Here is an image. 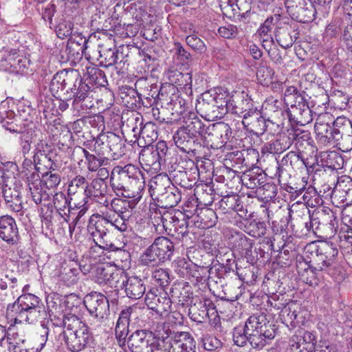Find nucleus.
I'll return each instance as SVG.
<instances>
[{"instance_id":"nucleus-20","label":"nucleus","mask_w":352,"mask_h":352,"mask_svg":"<svg viewBox=\"0 0 352 352\" xmlns=\"http://www.w3.org/2000/svg\"><path fill=\"white\" fill-rule=\"evenodd\" d=\"M288 165L294 170L300 173L308 171V168H311V165L309 164L307 159L304 157L302 152L289 151L283 157L280 164H278L276 175L280 177L283 172V166Z\"/></svg>"},{"instance_id":"nucleus-35","label":"nucleus","mask_w":352,"mask_h":352,"mask_svg":"<svg viewBox=\"0 0 352 352\" xmlns=\"http://www.w3.org/2000/svg\"><path fill=\"white\" fill-rule=\"evenodd\" d=\"M292 144V138L285 134H282L275 140L265 143L262 147V153L270 154L282 153L288 149Z\"/></svg>"},{"instance_id":"nucleus-2","label":"nucleus","mask_w":352,"mask_h":352,"mask_svg":"<svg viewBox=\"0 0 352 352\" xmlns=\"http://www.w3.org/2000/svg\"><path fill=\"white\" fill-rule=\"evenodd\" d=\"M110 185L113 192L123 197H142L145 186L144 173L138 166L128 164L115 166L110 174Z\"/></svg>"},{"instance_id":"nucleus-63","label":"nucleus","mask_w":352,"mask_h":352,"mask_svg":"<svg viewBox=\"0 0 352 352\" xmlns=\"http://www.w3.org/2000/svg\"><path fill=\"white\" fill-rule=\"evenodd\" d=\"M73 28L72 22L63 19L56 25L55 31L59 38L64 39L72 36Z\"/></svg>"},{"instance_id":"nucleus-11","label":"nucleus","mask_w":352,"mask_h":352,"mask_svg":"<svg viewBox=\"0 0 352 352\" xmlns=\"http://www.w3.org/2000/svg\"><path fill=\"white\" fill-rule=\"evenodd\" d=\"M75 78L69 85L67 93L73 98L72 105L78 111H87L92 106L91 96H90L91 87L87 84L80 74L76 72L74 73Z\"/></svg>"},{"instance_id":"nucleus-56","label":"nucleus","mask_w":352,"mask_h":352,"mask_svg":"<svg viewBox=\"0 0 352 352\" xmlns=\"http://www.w3.org/2000/svg\"><path fill=\"white\" fill-rule=\"evenodd\" d=\"M256 195L263 201L267 202L274 199L277 195V187L274 184H261L256 190Z\"/></svg>"},{"instance_id":"nucleus-52","label":"nucleus","mask_w":352,"mask_h":352,"mask_svg":"<svg viewBox=\"0 0 352 352\" xmlns=\"http://www.w3.org/2000/svg\"><path fill=\"white\" fill-rule=\"evenodd\" d=\"M230 130V126L223 122L213 124L212 131L214 133L212 135H215L217 138L219 136L221 141L215 145L212 144L211 147L217 149L224 146L228 139V133H231Z\"/></svg>"},{"instance_id":"nucleus-60","label":"nucleus","mask_w":352,"mask_h":352,"mask_svg":"<svg viewBox=\"0 0 352 352\" xmlns=\"http://www.w3.org/2000/svg\"><path fill=\"white\" fill-rule=\"evenodd\" d=\"M54 169L52 165L50 168V170L44 173L42 176L41 183L43 182L45 187L48 189L54 188L58 186L60 182V176L57 173L54 172Z\"/></svg>"},{"instance_id":"nucleus-9","label":"nucleus","mask_w":352,"mask_h":352,"mask_svg":"<svg viewBox=\"0 0 352 352\" xmlns=\"http://www.w3.org/2000/svg\"><path fill=\"white\" fill-rule=\"evenodd\" d=\"M278 116H280V119L275 122L277 128L284 124L286 118L290 122L301 126L309 124L313 120L311 111L302 97H300V100L295 104L291 105L287 110L282 109L274 110V118Z\"/></svg>"},{"instance_id":"nucleus-5","label":"nucleus","mask_w":352,"mask_h":352,"mask_svg":"<svg viewBox=\"0 0 352 352\" xmlns=\"http://www.w3.org/2000/svg\"><path fill=\"white\" fill-rule=\"evenodd\" d=\"M169 184V179L166 176L158 175L152 179L150 186L151 195L155 196L164 208L176 206L182 199L179 188L173 185L166 186Z\"/></svg>"},{"instance_id":"nucleus-55","label":"nucleus","mask_w":352,"mask_h":352,"mask_svg":"<svg viewBox=\"0 0 352 352\" xmlns=\"http://www.w3.org/2000/svg\"><path fill=\"white\" fill-rule=\"evenodd\" d=\"M332 122L331 115L328 113H321L318 115L314 125V130L318 140L326 130L329 129V126Z\"/></svg>"},{"instance_id":"nucleus-27","label":"nucleus","mask_w":352,"mask_h":352,"mask_svg":"<svg viewBox=\"0 0 352 352\" xmlns=\"http://www.w3.org/2000/svg\"><path fill=\"white\" fill-rule=\"evenodd\" d=\"M298 37V32L296 30L294 27L288 23H280L276 29V41L279 45L284 49L291 47Z\"/></svg>"},{"instance_id":"nucleus-3","label":"nucleus","mask_w":352,"mask_h":352,"mask_svg":"<svg viewBox=\"0 0 352 352\" xmlns=\"http://www.w3.org/2000/svg\"><path fill=\"white\" fill-rule=\"evenodd\" d=\"M98 220L94 224H90L87 227L88 240L95 244V246L91 247V250L96 252V248L102 250H120V248L116 247L109 240V228L113 227L120 232H124L127 230L129 219L118 216L111 211L102 212L100 214H98Z\"/></svg>"},{"instance_id":"nucleus-19","label":"nucleus","mask_w":352,"mask_h":352,"mask_svg":"<svg viewBox=\"0 0 352 352\" xmlns=\"http://www.w3.org/2000/svg\"><path fill=\"white\" fill-rule=\"evenodd\" d=\"M119 287L124 288L126 296L131 299L138 300L146 292L144 281L138 276L127 277L126 274L121 272Z\"/></svg>"},{"instance_id":"nucleus-38","label":"nucleus","mask_w":352,"mask_h":352,"mask_svg":"<svg viewBox=\"0 0 352 352\" xmlns=\"http://www.w3.org/2000/svg\"><path fill=\"white\" fill-rule=\"evenodd\" d=\"M2 189L3 195L8 206L14 212L21 210L23 208L21 197L16 186L12 187V185L8 186V184H6Z\"/></svg>"},{"instance_id":"nucleus-36","label":"nucleus","mask_w":352,"mask_h":352,"mask_svg":"<svg viewBox=\"0 0 352 352\" xmlns=\"http://www.w3.org/2000/svg\"><path fill=\"white\" fill-rule=\"evenodd\" d=\"M197 107L199 110L208 120L222 118L220 111L213 102L212 94L210 93L204 94L202 100L199 101Z\"/></svg>"},{"instance_id":"nucleus-64","label":"nucleus","mask_w":352,"mask_h":352,"mask_svg":"<svg viewBox=\"0 0 352 352\" xmlns=\"http://www.w3.org/2000/svg\"><path fill=\"white\" fill-rule=\"evenodd\" d=\"M228 98V96L226 95L225 96L223 94L215 93L214 95H212L213 102L220 111V115L222 118L228 113L229 110Z\"/></svg>"},{"instance_id":"nucleus-41","label":"nucleus","mask_w":352,"mask_h":352,"mask_svg":"<svg viewBox=\"0 0 352 352\" xmlns=\"http://www.w3.org/2000/svg\"><path fill=\"white\" fill-rule=\"evenodd\" d=\"M157 127L154 122H148L142 125L137 142L139 146H151L157 139Z\"/></svg>"},{"instance_id":"nucleus-50","label":"nucleus","mask_w":352,"mask_h":352,"mask_svg":"<svg viewBox=\"0 0 352 352\" xmlns=\"http://www.w3.org/2000/svg\"><path fill=\"white\" fill-rule=\"evenodd\" d=\"M87 41L85 37L82 36L81 34L75 35L72 34L67 43V50L69 53L73 52V54L83 55L87 48L86 44Z\"/></svg>"},{"instance_id":"nucleus-42","label":"nucleus","mask_w":352,"mask_h":352,"mask_svg":"<svg viewBox=\"0 0 352 352\" xmlns=\"http://www.w3.org/2000/svg\"><path fill=\"white\" fill-rule=\"evenodd\" d=\"M170 294L172 298H177L178 302L184 305L187 303L192 297L193 293L190 284L187 282L182 281L175 283L172 286Z\"/></svg>"},{"instance_id":"nucleus-28","label":"nucleus","mask_w":352,"mask_h":352,"mask_svg":"<svg viewBox=\"0 0 352 352\" xmlns=\"http://www.w3.org/2000/svg\"><path fill=\"white\" fill-rule=\"evenodd\" d=\"M0 107V123L6 130L12 133H23V120L12 110L6 111Z\"/></svg>"},{"instance_id":"nucleus-22","label":"nucleus","mask_w":352,"mask_h":352,"mask_svg":"<svg viewBox=\"0 0 352 352\" xmlns=\"http://www.w3.org/2000/svg\"><path fill=\"white\" fill-rule=\"evenodd\" d=\"M49 328L45 324L37 330L36 333L29 339L25 338L24 349L19 352H40L45 346L48 340Z\"/></svg>"},{"instance_id":"nucleus-54","label":"nucleus","mask_w":352,"mask_h":352,"mask_svg":"<svg viewBox=\"0 0 352 352\" xmlns=\"http://www.w3.org/2000/svg\"><path fill=\"white\" fill-rule=\"evenodd\" d=\"M220 7L223 14L228 17L235 16L245 17V14L250 12V10L245 12H241V9L236 5L232 0H219Z\"/></svg>"},{"instance_id":"nucleus-31","label":"nucleus","mask_w":352,"mask_h":352,"mask_svg":"<svg viewBox=\"0 0 352 352\" xmlns=\"http://www.w3.org/2000/svg\"><path fill=\"white\" fill-rule=\"evenodd\" d=\"M76 71L65 72L64 70L58 72L55 74L51 80L50 84V90L55 96L60 91H63L67 87L69 88L75 78L74 73Z\"/></svg>"},{"instance_id":"nucleus-24","label":"nucleus","mask_w":352,"mask_h":352,"mask_svg":"<svg viewBox=\"0 0 352 352\" xmlns=\"http://www.w3.org/2000/svg\"><path fill=\"white\" fill-rule=\"evenodd\" d=\"M129 199L114 198L109 202V210L118 216H122L125 219H129L132 216V209L140 201L141 199H135V197H126Z\"/></svg>"},{"instance_id":"nucleus-12","label":"nucleus","mask_w":352,"mask_h":352,"mask_svg":"<svg viewBox=\"0 0 352 352\" xmlns=\"http://www.w3.org/2000/svg\"><path fill=\"white\" fill-rule=\"evenodd\" d=\"M153 332L146 330H136L127 338V346L131 352H157L158 342Z\"/></svg>"},{"instance_id":"nucleus-43","label":"nucleus","mask_w":352,"mask_h":352,"mask_svg":"<svg viewBox=\"0 0 352 352\" xmlns=\"http://www.w3.org/2000/svg\"><path fill=\"white\" fill-rule=\"evenodd\" d=\"M75 152L82 153L86 160L87 169L90 172H96L101 166L106 165L108 162V158L103 155H97L91 154L85 148L78 146L74 149Z\"/></svg>"},{"instance_id":"nucleus-61","label":"nucleus","mask_w":352,"mask_h":352,"mask_svg":"<svg viewBox=\"0 0 352 352\" xmlns=\"http://www.w3.org/2000/svg\"><path fill=\"white\" fill-rule=\"evenodd\" d=\"M133 310L132 307H127L120 312L116 325L115 331L129 329L130 317Z\"/></svg>"},{"instance_id":"nucleus-47","label":"nucleus","mask_w":352,"mask_h":352,"mask_svg":"<svg viewBox=\"0 0 352 352\" xmlns=\"http://www.w3.org/2000/svg\"><path fill=\"white\" fill-rule=\"evenodd\" d=\"M89 187V184L86 179L82 175H77L69 184L68 195H75L82 193L84 195L83 200L87 199L89 198V193L87 192Z\"/></svg>"},{"instance_id":"nucleus-4","label":"nucleus","mask_w":352,"mask_h":352,"mask_svg":"<svg viewBox=\"0 0 352 352\" xmlns=\"http://www.w3.org/2000/svg\"><path fill=\"white\" fill-rule=\"evenodd\" d=\"M7 315L15 322L34 323L47 316L45 307L40 299L32 294L21 295L17 300L7 308Z\"/></svg>"},{"instance_id":"nucleus-23","label":"nucleus","mask_w":352,"mask_h":352,"mask_svg":"<svg viewBox=\"0 0 352 352\" xmlns=\"http://www.w3.org/2000/svg\"><path fill=\"white\" fill-rule=\"evenodd\" d=\"M0 238L10 244L16 243L19 239L16 221L10 215L0 217Z\"/></svg>"},{"instance_id":"nucleus-7","label":"nucleus","mask_w":352,"mask_h":352,"mask_svg":"<svg viewBox=\"0 0 352 352\" xmlns=\"http://www.w3.org/2000/svg\"><path fill=\"white\" fill-rule=\"evenodd\" d=\"M309 252L312 255L315 270L323 271L335 263L338 250L331 243L321 241L307 245L306 253Z\"/></svg>"},{"instance_id":"nucleus-10","label":"nucleus","mask_w":352,"mask_h":352,"mask_svg":"<svg viewBox=\"0 0 352 352\" xmlns=\"http://www.w3.org/2000/svg\"><path fill=\"white\" fill-rule=\"evenodd\" d=\"M144 148L139 155V161L142 166L158 173L161 166L165 164L168 146L164 141H159L155 145L142 146Z\"/></svg>"},{"instance_id":"nucleus-48","label":"nucleus","mask_w":352,"mask_h":352,"mask_svg":"<svg viewBox=\"0 0 352 352\" xmlns=\"http://www.w3.org/2000/svg\"><path fill=\"white\" fill-rule=\"evenodd\" d=\"M210 308L206 302L201 301L194 304L189 309V316L190 318L196 322H202L207 318H209L210 314Z\"/></svg>"},{"instance_id":"nucleus-49","label":"nucleus","mask_w":352,"mask_h":352,"mask_svg":"<svg viewBox=\"0 0 352 352\" xmlns=\"http://www.w3.org/2000/svg\"><path fill=\"white\" fill-rule=\"evenodd\" d=\"M264 175L262 173H258L252 170L245 172L241 177V181L245 186L250 189H257L264 182Z\"/></svg>"},{"instance_id":"nucleus-37","label":"nucleus","mask_w":352,"mask_h":352,"mask_svg":"<svg viewBox=\"0 0 352 352\" xmlns=\"http://www.w3.org/2000/svg\"><path fill=\"white\" fill-rule=\"evenodd\" d=\"M104 141L109 146V153H111L114 159H118L125 154V141L120 135L113 132H107V138Z\"/></svg>"},{"instance_id":"nucleus-16","label":"nucleus","mask_w":352,"mask_h":352,"mask_svg":"<svg viewBox=\"0 0 352 352\" xmlns=\"http://www.w3.org/2000/svg\"><path fill=\"white\" fill-rule=\"evenodd\" d=\"M285 5L289 12L302 23L312 21L318 9L311 0H286Z\"/></svg>"},{"instance_id":"nucleus-32","label":"nucleus","mask_w":352,"mask_h":352,"mask_svg":"<svg viewBox=\"0 0 352 352\" xmlns=\"http://www.w3.org/2000/svg\"><path fill=\"white\" fill-rule=\"evenodd\" d=\"M29 190L33 201L36 204H42L49 200V194L43 189L41 180L37 173H32L28 177Z\"/></svg>"},{"instance_id":"nucleus-53","label":"nucleus","mask_w":352,"mask_h":352,"mask_svg":"<svg viewBox=\"0 0 352 352\" xmlns=\"http://www.w3.org/2000/svg\"><path fill=\"white\" fill-rule=\"evenodd\" d=\"M257 118H254L252 122H250V126L252 127V130L254 129L260 132H264L267 130L268 128H272L270 125H276V121H278L280 119V116L275 117L274 113L272 116L273 120H270V118L265 120L261 113L259 116H257Z\"/></svg>"},{"instance_id":"nucleus-26","label":"nucleus","mask_w":352,"mask_h":352,"mask_svg":"<svg viewBox=\"0 0 352 352\" xmlns=\"http://www.w3.org/2000/svg\"><path fill=\"white\" fill-rule=\"evenodd\" d=\"M230 243L234 251L245 258L248 262H252L253 242L242 232H237L230 238Z\"/></svg>"},{"instance_id":"nucleus-62","label":"nucleus","mask_w":352,"mask_h":352,"mask_svg":"<svg viewBox=\"0 0 352 352\" xmlns=\"http://www.w3.org/2000/svg\"><path fill=\"white\" fill-rule=\"evenodd\" d=\"M50 316L51 317V321L53 324L56 327H63V331L69 329L67 327L69 326V324H72V320H77L78 318L76 316L74 315H63L62 317L58 316L56 315H54L53 312L50 314Z\"/></svg>"},{"instance_id":"nucleus-30","label":"nucleus","mask_w":352,"mask_h":352,"mask_svg":"<svg viewBox=\"0 0 352 352\" xmlns=\"http://www.w3.org/2000/svg\"><path fill=\"white\" fill-rule=\"evenodd\" d=\"M107 190L108 186L105 181L93 179L87 192L89 193V197H91L96 202L105 207H109Z\"/></svg>"},{"instance_id":"nucleus-1","label":"nucleus","mask_w":352,"mask_h":352,"mask_svg":"<svg viewBox=\"0 0 352 352\" xmlns=\"http://www.w3.org/2000/svg\"><path fill=\"white\" fill-rule=\"evenodd\" d=\"M277 330L266 314L256 313L248 318L243 327L234 328L233 341L239 346H244L248 342L252 348L261 350L275 338Z\"/></svg>"},{"instance_id":"nucleus-40","label":"nucleus","mask_w":352,"mask_h":352,"mask_svg":"<svg viewBox=\"0 0 352 352\" xmlns=\"http://www.w3.org/2000/svg\"><path fill=\"white\" fill-rule=\"evenodd\" d=\"M182 126L197 140L199 137L202 136L206 131V126L204 122L194 113H190L184 118V125Z\"/></svg>"},{"instance_id":"nucleus-17","label":"nucleus","mask_w":352,"mask_h":352,"mask_svg":"<svg viewBox=\"0 0 352 352\" xmlns=\"http://www.w3.org/2000/svg\"><path fill=\"white\" fill-rule=\"evenodd\" d=\"M316 336L312 332L299 329L289 340V352H315Z\"/></svg>"},{"instance_id":"nucleus-57","label":"nucleus","mask_w":352,"mask_h":352,"mask_svg":"<svg viewBox=\"0 0 352 352\" xmlns=\"http://www.w3.org/2000/svg\"><path fill=\"white\" fill-rule=\"evenodd\" d=\"M274 75V70L267 65H261L256 73L258 80L263 86H268L272 83Z\"/></svg>"},{"instance_id":"nucleus-18","label":"nucleus","mask_w":352,"mask_h":352,"mask_svg":"<svg viewBox=\"0 0 352 352\" xmlns=\"http://www.w3.org/2000/svg\"><path fill=\"white\" fill-rule=\"evenodd\" d=\"M144 301L148 309L161 316H166L171 311L172 301L167 293L159 294L156 288L150 289L146 294Z\"/></svg>"},{"instance_id":"nucleus-46","label":"nucleus","mask_w":352,"mask_h":352,"mask_svg":"<svg viewBox=\"0 0 352 352\" xmlns=\"http://www.w3.org/2000/svg\"><path fill=\"white\" fill-rule=\"evenodd\" d=\"M53 199L54 207L60 215L64 218V220L68 222L71 214H76V213L74 212V209H71V208L69 207L70 201L63 192L56 193L54 195Z\"/></svg>"},{"instance_id":"nucleus-6","label":"nucleus","mask_w":352,"mask_h":352,"mask_svg":"<svg viewBox=\"0 0 352 352\" xmlns=\"http://www.w3.org/2000/svg\"><path fill=\"white\" fill-rule=\"evenodd\" d=\"M174 251L172 241L167 237L160 236L144 251L140 257L142 265L155 266L170 260Z\"/></svg>"},{"instance_id":"nucleus-14","label":"nucleus","mask_w":352,"mask_h":352,"mask_svg":"<svg viewBox=\"0 0 352 352\" xmlns=\"http://www.w3.org/2000/svg\"><path fill=\"white\" fill-rule=\"evenodd\" d=\"M29 60L23 55L19 54L17 49L10 46H2L0 43V69L19 73L27 67Z\"/></svg>"},{"instance_id":"nucleus-51","label":"nucleus","mask_w":352,"mask_h":352,"mask_svg":"<svg viewBox=\"0 0 352 352\" xmlns=\"http://www.w3.org/2000/svg\"><path fill=\"white\" fill-rule=\"evenodd\" d=\"M191 173L186 171L175 170L173 178L175 182L184 189H191L196 184L195 177H191Z\"/></svg>"},{"instance_id":"nucleus-8","label":"nucleus","mask_w":352,"mask_h":352,"mask_svg":"<svg viewBox=\"0 0 352 352\" xmlns=\"http://www.w3.org/2000/svg\"><path fill=\"white\" fill-rule=\"evenodd\" d=\"M69 329L63 331L64 339L69 350L72 352L82 351L91 340L89 327L78 318L76 322L69 323Z\"/></svg>"},{"instance_id":"nucleus-39","label":"nucleus","mask_w":352,"mask_h":352,"mask_svg":"<svg viewBox=\"0 0 352 352\" xmlns=\"http://www.w3.org/2000/svg\"><path fill=\"white\" fill-rule=\"evenodd\" d=\"M332 127L336 136V141L338 142L344 136L351 139L352 148V122L346 117H338L333 122Z\"/></svg>"},{"instance_id":"nucleus-58","label":"nucleus","mask_w":352,"mask_h":352,"mask_svg":"<svg viewBox=\"0 0 352 352\" xmlns=\"http://www.w3.org/2000/svg\"><path fill=\"white\" fill-rule=\"evenodd\" d=\"M297 195H302L303 201L309 206H314L318 204V196L316 188L312 186L307 188H301L295 191Z\"/></svg>"},{"instance_id":"nucleus-21","label":"nucleus","mask_w":352,"mask_h":352,"mask_svg":"<svg viewBox=\"0 0 352 352\" xmlns=\"http://www.w3.org/2000/svg\"><path fill=\"white\" fill-rule=\"evenodd\" d=\"M189 219H190L189 214L177 211L173 215L169 214L166 217H163L162 223L166 229L169 228L171 230L173 228L175 231L184 236L188 233L187 228Z\"/></svg>"},{"instance_id":"nucleus-34","label":"nucleus","mask_w":352,"mask_h":352,"mask_svg":"<svg viewBox=\"0 0 352 352\" xmlns=\"http://www.w3.org/2000/svg\"><path fill=\"white\" fill-rule=\"evenodd\" d=\"M214 190L210 184H199L195 186L194 195L196 206H210L214 199Z\"/></svg>"},{"instance_id":"nucleus-25","label":"nucleus","mask_w":352,"mask_h":352,"mask_svg":"<svg viewBox=\"0 0 352 352\" xmlns=\"http://www.w3.org/2000/svg\"><path fill=\"white\" fill-rule=\"evenodd\" d=\"M121 272H118L111 267L104 265H98L95 271V281L100 284H108L111 287H119Z\"/></svg>"},{"instance_id":"nucleus-13","label":"nucleus","mask_w":352,"mask_h":352,"mask_svg":"<svg viewBox=\"0 0 352 352\" xmlns=\"http://www.w3.org/2000/svg\"><path fill=\"white\" fill-rule=\"evenodd\" d=\"M158 347L161 352H196V342L190 333L182 331L173 338L161 340Z\"/></svg>"},{"instance_id":"nucleus-59","label":"nucleus","mask_w":352,"mask_h":352,"mask_svg":"<svg viewBox=\"0 0 352 352\" xmlns=\"http://www.w3.org/2000/svg\"><path fill=\"white\" fill-rule=\"evenodd\" d=\"M151 278L155 283L164 287L170 283L169 270L164 268H156L152 272Z\"/></svg>"},{"instance_id":"nucleus-44","label":"nucleus","mask_w":352,"mask_h":352,"mask_svg":"<svg viewBox=\"0 0 352 352\" xmlns=\"http://www.w3.org/2000/svg\"><path fill=\"white\" fill-rule=\"evenodd\" d=\"M196 206L195 209V217L192 218V222L197 223L198 227L206 228L212 226L214 221L213 219L215 217V212L210 208L204 206L202 208H198Z\"/></svg>"},{"instance_id":"nucleus-29","label":"nucleus","mask_w":352,"mask_h":352,"mask_svg":"<svg viewBox=\"0 0 352 352\" xmlns=\"http://www.w3.org/2000/svg\"><path fill=\"white\" fill-rule=\"evenodd\" d=\"M175 145L183 152L194 153L199 145L197 140L192 137L184 126L178 129L173 135Z\"/></svg>"},{"instance_id":"nucleus-45","label":"nucleus","mask_w":352,"mask_h":352,"mask_svg":"<svg viewBox=\"0 0 352 352\" xmlns=\"http://www.w3.org/2000/svg\"><path fill=\"white\" fill-rule=\"evenodd\" d=\"M100 56L98 58L100 65L104 67L115 65L116 69H121L119 67L122 60H119V54L116 48L104 49L99 52Z\"/></svg>"},{"instance_id":"nucleus-15","label":"nucleus","mask_w":352,"mask_h":352,"mask_svg":"<svg viewBox=\"0 0 352 352\" xmlns=\"http://www.w3.org/2000/svg\"><path fill=\"white\" fill-rule=\"evenodd\" d=\"M84 304L89 314L101 322L107 319L110 314L109 300L101 293L93 292L87 294Z\"/></svg>"},{"instance_id":"nucleus-33","label":"nucleus","mask_w":352,"mask_h":352,"mask_svg":"<svg viewBox=\"0 0 352 352\" xmlns=\"http://www.w3.org/2000/svg\"><path fill=\"white\" fill-rule=\"evenodd\" d=\"M122 120L123 131L129 135L132 134L134 142H137L143 125L142 116L137 112H131L126 119L122 117Z\"/></svg>"}]
</instances>
